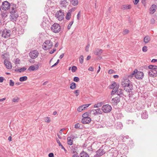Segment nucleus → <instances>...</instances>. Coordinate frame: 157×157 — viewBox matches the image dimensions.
Returning <instances> with one entry per match:
<instances>
[{"instance_id": "1", "label": "nucleus", "mask_w": 157, "mask_h": 157, "mask_svg": "<svg viewBox=\"0 0 157 157\" xmlns=\"http://www.w3.org/2000/svg\"><path fill=\"white\" fill-rule=\"evenodd\" d=\"M128 79H125L122 82L121 85L123 86L124 90L128 92H129L132 89V86Z\"/></svg>"}, {"instance_id": "2", "label": "nucleus", "mask_w": 157, "mask_h": 157, "mask_svg": "<svg viewBox=\"0 0 157 157\" xmlns=\"http://www.w3.org/2000/svg\"><path fill=\"white\" fill-rule=\"evenodd\" d=\"M52 46V42L50 40H47L45 41L42 45L43 48L45 50L51 48Z\"/></svg>"}, {"instance_id": "3", "label": "nucleus", "mask_w": 157, "mask_h": 157, "mask_svg": "<svg viewBox=\"0 0 157 157\" xmlns=\"http://www.w3.org/2000/svg\"><path fill=\"white\" fill-rule=\"evenodd\" d=\"M56 17L59 21H62L64 18V12L62 10L57 11L55 14Z\"/></svg>"}, {"instance_id": "4", "label": "nucleus", "mask_w": 157, "mask_h": 157, "mask_svg": "<svg viewBox=\"0 0 157 157\" xmlns=\"http://www.w3.org/2000/svg\"><path fill=\"white\" fill-rule=\"evenodd\" d=\"M52 30L55 33H59L60 30V27L58 24L55 23L51 27Z\"/></svg>"}, {"instance_id": "5", "label": "nucleus", "mask_w": 157, "mask_h": 157, "mask_svg": "<svg viewBox=\"0 0 157 157\" xmlns=\"http://www.w3.org/2000/svg\"><path fill=\"white\" fill-rule=\"evenodd\" d=\"M112 109V107L109 104L103 105L102 107V111L105 113H108L110 112Z\"/></svg>"}, {"instance_id": "6", "label": "nucleus", "mask_w": 157, "mask_h": 157, "mask_svg": "<svg viewBox=\"0 0 157 157\" xmlns=\"http://www.w3.org/2000/svg\"><path fill=\"white\" fill-rule=\"evenodd\" d=\"M39 53L37 51L35 50L32 51L29 53L30 57L32 59H34L37 57Z\"/></svg>"}, {"instance_id": "7", "label": "nucleus", "mask_w": 157, "mask_h": 157, "mask_svg": "<svg viewBox=\"0 0 157 157\" xmlns=\"http://www.w3.org/2000/svg\"><path fill=\"white\" fill-rule=\"evenodd\" d=\"M10 6V4L7 1L4 2L2 5V8L3 10H6L9 9Z\"/></svg>"}, {"instance_id": "8", "label": "nucleus", "mask_w": 157, "mask_h": 157, "mask_svg": "<svg viewBox=\"0 0 157 157\" xmlns=\"http://www.w3.org/2000/svg\"><path fill=\"white\" fill-rule=\"evenodd\" d=\"M144 74L142 72L138 71L136 73L135 77V78L138 79H142L144 77Z\"/></svg>"}, {"instance_id": "9", "label": "nucleus", "mask_w": 157, "mask_h": 157, "mask_svg": "<svg viewBox=\"0 0 157 157\" xmlns=\"http://www.w3.org/2000/svg\"><path fill=\"white\" fill-rule=\"evenodd\" d=\"M148 74L151 77H155L157 76V71L155 69H150Z\"/></svg>"}, {"instance_id": "10", "label": "nucleus", "mask_w": 157, "mask_h": 157, "mask_svg": "<svg viewBox=\"0 0 157 157\" xmlns=\"http://www.w3.org/2000/svg\"><path fill=\"white\" fill-rule=\"evenodd\" d=\"M120 101V99L119 97H116L112 99L111 102L113 105H116Z\"/></svg>"}, {"instance_id": "11", "label": "nucleus", "mask_w": 157, "mask_h": 157, "mask_svg": "<svg viewBox=\"0 0 157 157\" xmlns=\"http://www.w3.org/2000/svg\"><path fill=\"white\" fill-rule=\"evenodd\" d=\"M4 63L7 68L11 69L12 68V66L11 63L6 59L4 60Z\"/></svg>"}, {"instance_id": "12", "label": "nucleus", "mask_w": 157, "mask_h": 157, "mask_svg": "<svg viewBox=\"0 0 157 157\" xmlns=\"http://www.w3.org/2000/svg\"><path fill=\"white\" fill-rule=\"evenodd\" d=\"M39 64H35L34 65H32L29 67L28 70L30 71H33L37 70L39 68Z\"/></svg>"}, {"instance_id": "13", "label": "nucleus", "mask_w": 157, "mask_h": 157, "mask_svg": "<svg viewBox=\"0 0 157 157\" xmlns=\"http://www.w3.org/2000/svg\"><path fill=\"white\" fill-rule=\"evenodd\" d=\"M91 120L90 117L83 118L82 120V122L84 124H88L90 122Z\"/></svg>"}, {"instance_id": "14", "label": "nucleus", "mask_w": 157, "mask_h": 157, "mask_svg": "<svg viewBox=\"0 0 157 157\" xmlns=\"http://www.w3.org/2000/svg\"><path fill=\"white\" fill-rule=\"evenodd\" d=\"M60 3L61 7H65L68 4V3L67 2V0H61Z\"/></svg>"}, {"instance_id": "15", "label": "nucleus", "mask_w": 157, "mask_h": 157, "mask_svg": "<svg viewBox=\"0 0 157 157\" xmlns=\"http://www.w3.org/2000/svg\"><path fill=\"white\" fill-rule=\"evenodd\" d=\"M103 50L101 49L97 48L95 50L94 54L96 55H100L103 52Z\"/></svg>"}, {"instance_id": "16", "label": "nucleus", "mask_w": 157, "mask_h": 157, "mask_svg": "<svg viewBox=\"0 0 157 157\" xmlns=\"http://www.w3.org/2000/svg\"><path fill=\"white\" fill-rule=\"evenodd\" d=\"M156 6L152 5L150 8V12L151 14H153L156 11Z\"/></svg>"}, {"instance_id": "17", "label": "nucleus", "mask_w": 157, "mask_h": 157, "mask_svg": "<svg viewBox=\"0 0 157 157\" xmlns=\"http://www.w3.org/2000/svg\"><path fill=\"white\" fill-rule=\"evenodd\" d=\"M105 153V152L102 149H99L97 151V155L98 156H99L102 155Z\"/></svg>"}, {"instance_id": "18", "label": "nucleus", "mask_w": 157, "mask_h": 157, "mask_svg": "<svg viewBox=\"0 0 157 157\" xmlns=\"http://www.w3.org/2000/svg\"><path fill=\"white\" fill-rule=\"evenodd\" d=\"M141 117L142 118L144 119H145L147 118V112L146 110H144L142 112Z\"/></svg>"}, {"instance_id": "19", "label": "nucleus", "mask_w": 157, "mask_h": 157, "mask_svg": "<svg viewBox=\"0 0 157 157\" xmlns=\"http://www.w3.org/2000/svg\"><path fill=\"white\" fill-rule=\"evenodd\" d=\"M131 8V5H124L122 6L121 9L123 10H125L130 9Z\"/></svg>"}, {"instance_id": "20", "label": "nucleus", "mask_w": 157, "mask_h": 157, "mask_svg": "<svg viewBox=\"0 0 157 157\" xmlns=\"http://www.w3.org/2000/svg\"><path fill=\"white\" fill-rule=\"evenodd\" d=\"M119 85H116V86L113 89L112 91L111 92V95H114L117 91Z\"/></svg>"}, {"instance_id": "21", "label": "nucleus", "mask_w": 157, "mask_h": 157, "mask_svg": "<svg viewBox=\"0 0 157 157\" xmlns=\"http://www.w3.org/2000/svg\"><path fill=\"white\" fill-rule=\"evenodd\" d=\"M150 40V37L149 36H145L144 38V41L146 43H148Z\"/></svg>"}, {"instance_id": "22", "label": "nucleus", "mask_w": 157, "mask_h": 157, "mask_svg": "<svg viewBox=\"0 0 157 157\" xmlns=\"http://www.w3.org/2000/svg\"><path fill=\"white\" fill-rule=\"evenodd\" d=\"M70 2L71 4L74 6H77L78 4V0H70Z\"/></svg>"}, {"instance_id": "23", "label": "nucleus", "mask_w": 157, "mask_h": 157, "mask_svg": "<svg viewBox=\"0 0 157 157\" xmlns=\"http://www.w3.org/2000/svg\"><path fill=\"white\" fill-rule=\"evenodd\" d=\"M80 157H89V155L88 154L84 151H82L80 153Z\"/></svg>"}, {"instance_id": "24", "label": "nucleus", "mask_w": 157, "mask_h": 157, "mask_svg": "<svg viewBox=\"0 0 157 157\" xmlns=\"http://www.w3.org/2000/svg\"><path fill=\"white\" fill-rule=\"evenodd\" d=\"M67 144L70 145H71L73 144V140H71V137H69L67 138Z\"/></svg>"}, {"instance_id": "25", "label": "nucleus", "mask_w": 157, "mask_h": 157, "mask_svg": "<svg viewBox=\"0 0 157 157\" xmlns=\"http://www.w3.org/2000/svg\"><path fill=\"white\" fill-rule=\"evenodd\" d=\"M70 88L72 90H74L76 88V84L75 83L73 82L71 84Z\"/></svg>"}, {"instance_id": "26", "label": "nucleus", "mask_w": 157, "mask_h": 157, "mask_svg": "<svg viewBox=\"0 0 157 157\" xmlns=\"http://www.w3.org/2000/svg\"><path fill=\"white\" fill-rule=\"evenodd\" d=\"M137 72V69H136L130 75L128 76V78H131L134 75L135 76L136 73Z\"/></svg>"}, {"instance_id": "27", "label": "nucleus", "mask_w": 157, "mask_h": 157, "mask_svg": "<svg viewBox=\"0 0 157 157\" xmlns=\"http://www.w3.org/2000/svg\"><path fill=\"white\" fill-rule=\"evenodd\" d=\"M90 113L92 114H93L94 115L96 116L98 115L97 111L96 109L91 110Z\"/></svg>"}, {"instance_id": "28", "label": "nucleus", "mask_w": 157, "mask_h": 157, "mask_svg": "<svg viewBox=\"0 0 157 157\" xmlns=\"http://www.w3.org/2000/svg\"><path fill=\"white\" fill-rule=\"evenodd\" d=\"M27 77L26 76H24L21 77L19 78V80L21 82H23L26 81L27 79Z\"/></svg>"}, {"instance_id": "29", "label": "nucleus", "mask_w": 157, "mask_h": 157, "mask_svg": "<svg viewBox=\"0 0 157 157\" xmlns=\"http://www.w3.org/2000/svg\"><path fill=\"white\" fill-rule=\"evenodd\" d=\"M148 68L150 69H157V66L156 65H150L148 66Z\"/></svg>"}, {"instance_id": "30", "label": "nucleus", "mask_w": 157, "mask_h": 157, "mask_svg": "<svg viewBox=\"0 0 157 157\" xmlns=\"http://www.w3.org/2000/svg\"><path fill=\"white\" fill-rule=\"evenodd\" d=\"M102 105V102H100L99 103H98L97 104H95L94 105V108H98L100 106H101Z\"/></svg>"}, {"instance_id": "31", "label": "nucleus", "mask_w": 157, "mask_h": 157, "mask_svg": "<svg viewBox=\"0 0 157 157\" xmlns=\"http://www.w3.org/2000/svg\"><path fill=\"white\" fill-rule=\"evenodd\" d=\"M71 17V13L70 12H68L67 14L66 17V18L67 20H69Z\"/></svg>"}, {"instance_id": "32", "label": "nucleus", "mask_w": 157, "mask_h": 157, "mask_svg": "<svg viewBox=\"0 0 157 157\" xmlns=\"http://www.w3.org/2000/svg\"><path fill=\"white\" fill-rule=\"evenodd\" d=\"M44 121L46 122H50L51 121L50 118L48 117H46L44 118Z\"/></svg>"}, {"instance_id": "33", "label": "nucleus", "mask_w": 157, "mask_h": 157, "mask_svg": "<svg viewBox=\"0 0 157 157\" xmlns=\"http://www.w3.org/2000/svg\"><path fill=\"white\" fill-rule=\"evenodd\" d=\"M26 69V68L25 67H23L17 70V71H19L20 72H21L24 71Z\"/></svg>"}, {"instance_id": "34", "label": "nucleus", "mask_w": 157, "mask_h": 157, "mask_svg": "<svg viewBox=\"0 0 157 157\" xmlns=\"http://www.w3.org/2000/svg\"><path fill=\"white\" fill-rule=\"evenodd\" d=\"M116 83L113 82L111 85L110 86V88L111 89H113L115 86H116Z\"/></svg>"}, {"instance_id": "35", "label": "nucleus", "mask_w": 157, "mask_h": 157, "mask_svg": "<svg viewBox=\"0 0 157 157\" xmlns=\"http://www.w3.org/2000/svg\"><path fill=\"white\" fill-rule=\"evenodd\" d=\"M83 56L81 55L80 56L79 58V62L80 63L82 64L83 63Z\"/></svg>"}, {"instance_id": "36", "label": "nucleus", "mask_w": 157, "mask_h": 157, "mask_svg": "<svg viewBox=\"0 0 157 157\" xmlns=\"http://www.w3.org/2000/svg\"><path fill=\"white\" fill-rule=\"evenodd\" d=\"M71 147H72L71 151H72V152L73 153L75 154V153H77V152H76L77 150L75 148L74 146V147L73 146H72Z\"/></svg>"}, {"instance_id": "37", "label": "nucleus", "mask_w": 157, "mask_h": 157, "mask_svg": "<svg viewBox=\"0 0 157 157\" xmlns=\"http://www.w3.org/2000/svg\"><path fill=\"white\" fill-rule=\"evenodd\" d=\"M96 109L97 111V113L98 114V115L99 114H102V112H103V111H102V110H101V109L99 108H98Z\"/></svg>"}, {"instance_id": "38", "label": "nucleus", "mask_w": 157, "mask_h": 157, "mask_svg": "<svg viewBox=\"0 0 157 157\" xmlns=\"http://www.w3.org/2000/svg\"><path fill=\"white\" fill-rule=\"evenodd\" d=\"M84 109L83 108V106H82V105L79 107L77 109V111L79 112H81Z\"/></svg>"}, {"instance_id": "39", "label": "nucleus", "mask_w": 157, "mask_h": 157, "mask_svg": "<svg viewBox=\"0 0 157 157\" xmlns=\"http://www.w3.org/2000/svg\"><path fill=\"white\" fill-rule=\"evenodd\" d=\"M88 114L87 113H84L82 115L83 118H85V117H88Z\"/></svg>"}, {"instance_id": "40", "label": "nucleus", "mask_w": 157, "mask_h": 157, "mask_svg": "<svg viewBox=\"0 0 157 157\" xmlns=\"http://www.w3.org/2000/svg\"><path fill=\"white\" fill-rule=\"evenodd\" d=\"M74 93L75 94L76 96H77L79 95V90H76L74 92Z\"/></svg>"}, {"instance_id": "41", "label": "nucleus", "mask_w": 157, "mask_h": 157, "mask_svg": "<svg viewBox=\"0 0 157 157\" xmlns=\"http://www.w3.org/2000/svg\"><path fill=\"white\" fill-rule=\"evenodd\" d=\"M73 23V21H71L69 24H68L67 28L68 29H70Z\"/></svg>"}, {"instance_id": "42", "label": "nucleus", "mask_w": 157, "mask_h": 157, "mask_svg": "<svg viewBox=\"0 0 157 157\" xmlns=\"http://www.w3.org/2000/svg\"><path fill=\"white\" fill-rule=\"evenodd\" d=\"M77 69V67L75 66H73L72 67L71 69L72 71L73 72H75L76 71V70Z\"/></svg>"}, {"instance_id": "43", "label": "nucleus", "mask_w": 157, "mask_h": 157, "mask_svg": "<svg viewBox=\"0 0 157 157\" xmlns=\"http://www.w3.org/2000/svg\"><path fill=\"white\" fill-rule=\"evenodd\" d=\"M14 82L12 80H10V85L11 86H13L14 85Z\"/></svg>"}, {"instance_id": "44", "label": "nucleus", "mask_w": 157, "mask_h": 157, "mask_svg": "<svg viewBox=\"0 0 157 157\" xmlns=\"http://www.w3.org/2000/svg\"><path fill=\"white\" fill-rule=\"evenodd\" d=\"M142 50L144 52H146L147 51V47L146 46H144L142 48Z\"/></svg>"}, {"instance_id": "45", "label": "nucleus", "mask_w": 157, "mask_h": 157, "mask_svg": "<svg viewBox=\"0 0 157 157\" xmlns=\"http://www.w3.org/2000/svg\"><path fill=\"white\" fill-rule=\"evenodd\" d=\"M73 80L74 81L78 82L79 81V78L77 77H75L74 78Z\"/></svg>"}, {"instance_id": "46", "label": "nucleus", "mask_w": 157, "mask_h": 157, "mask_svg": "<svg viewBox=\"0 0 157 157\" xmlns=\"http://www.w3.org/2000/svg\"><path fill=\"white\" fill-rule=\"evenodd\" d=\"M80 126V125L79 123L76 124L75 125V128H78Z\"/></svg>"}, {"instance_id": "47", "label": "nucleus", "mask_w": 157, "mask_h": 157, "mask_svg": "<svg viewBox=\"0 0 157 157\" xmlns=\"http://www.w3.org/2000/svg\"><path fill=\"white\" fill-rule=\"evenodd\" d=\"M129 32V30L127 29H125L124 30L123 32V34H125L128 33Z\"/></svg>"}, {"instance_id": "48", "label": "nucleus", "mask_w": 157, "mask_h": 157, "mask_svg": "<svg viewBox=\"0 0 157 157\" xmlns=\"http://www.w3.org/2000/svg\"><path fill=\"white\" fill-rule=\"evenodd\" d=\"M90 105V104H86V105H82V106L83 107V108L85 109L86 108L88 107L89 106V105Z\"/></svg>"}, {"instance_id": "49", "label": "nucleus", "mask_w": 157, "mask_h": 157, "mask_svg": "<svg viewBox=\"0 0 157 157\" xmlns=\"http://www.w3.org/2000/svg\"><path fill=\"white\" fill-rule=\"evenodd\" d=\"M114 72V71L113 70L110 69L108 71V73L109 74H111L113 73Z\"/></svg>"}, {"instance_id": "50", "label": "nucleus", "mask_w": 157, "mask_h": 157, "mask_svg": "<svg viewBox=\"0 0 157 157\" xmlns=\"http://www.w3.org/2000/svg\"><path fill=\"white\" fill-rule=\"evenodd\" d=\"M48 21H46V22H45L44 21H43L42 22V24L43 25V26H45L46 25V24H48Z\"/></svg>"}, {"instance_id": "51", "label": "nucleus", "mask_w": 157, "mask_h": 157, "mask_svg": "<svg viewBox=\"0 0 157 157\" xmlns=\"http://www.w3.org/2000/svg\"><path fill=\"white\" fill-rule=\"evenodd\" d=\"M133 122V121L132 120H128L127 121V123L129 124H132Z\"/></svg>"}, {"instance_id": "52", "label": "nucleus", "mask_w": 157, "mask_h": 157, "mask_svg": "<svg viewBox=\"0 0 157 157\" xmlns=\"http://www.w3.org/2000/svg\"><path fill=\"white\" fill-rule=\"evenodd\" d=\"M88 70L91 71H94V68L92 67H90L88 68Z\"/></svg>"}, {"instance_id": "53", "label": "nucleus", "mask_w": 157, "mask_h": 157, "mask_svg": "<svg viewBox=\"0 0 157 157\" xmlns=\"http://www.w3.org/2000/svg\"><path fill=\"white\" fill-rule=\"evenodd\" d=\"M150 22L151 23L153 24L155 23V20L154 18H152L151 19Z\"/></svg>"}, {"instance_id": "54", "label": "nucleus", "mask_w": 157, "mask_h": 157, "mask_svg": "<svg viewBox=\"0 0 157 157\" xmlns=\"http://www.w3.org/2000/svg\"><path fill=\"white\" fill-rule=\"evenodd\" d=\"M72 157H79L78 154L77 153H75L72 156Z\"/></svg>"}, {"instance_id": "55", "label": "nucleus", "mask_w": 157, "mask_h": 157, "mask_svg": "<svg viewBox=\"0 0 157 157\" xmlns=\"http://www.w3.org/2000/svg\"><path fill=\"white\" fill-rule=\"evenodd\" d=\"M56 140L57 142L58 143V144H59V146L60 145H61V144L60 142V141L59 139H58L57 138H56Z\"/></svg>"}, {"instance_id": "56", "label": "nucleus", "mask_w": 157, "mask_h": 157, "mask_svg": "<svg viewBox=\"0 0 157 157\" xmlns=\"http://www.w3.org/2000/svg\"><path fill=\"white\" fill-rule=\"evenodd\" d=\"M139 1V0H134L133 2L135 5H136L138 3Z\"/></svg>"}, {"instance_id": "57", "label": "nucleus", "mask_w": 157, "mask_h": 157, "mask_svg": "<svg viewBox=\"0 0 157 157\" xmlns=\"http://www.w3.org/2000/svg\"><path fill=\"white\" fill-rule=\"evenodd\" d=\"M89 47H90L89 44H88L86 46V48L85 50L86 52H88L89 51Z\"/></svg>"}, {"instance_id": "58", "label": "nucleus", "mask_w": 157, "mask_h": 157, "mask_svg": "<svg viewBox=\"0 0 157 157\" xmlns=\"http://www.w3.org/2000/svg\"><path fill=\"white\" fill-rule=\"evenodd\" d=\"M48 156L49 157H54V154L53 153H50L48 154Z\"/></svg>"}, {"instance_id": "59", "label": "nucleus", "mask_w": 157, "mask_h": 157, "mask_svg": "<svg viewBox=\"0 0 157 157\" xmlns=\"http://www.w3.org/2000/svg\"><path fill=\"white\" fill-rule=\"evenodd\" d=\"M4 81V78L2 77H0V82H2Z\"/></svg>"}, {"instance_id": "60", "label": "nucleus", "mask_w": 157, "mask_h": 157, "mask_svg": "<svg viewBox=\"0 0 157 157\" xmlns=\"http://www.w3.org/2000/svg\"><path fill=\"white\" fill-rule=\"evenodd\" d=\"M59 146H60L61 148L62 149H63L64 150V151H65L66 152L67 151L66 150L65 148L63 147V146L62 144L61 145H60Z\"/></svg>"}, {"instance_id": "61", "label": "nucleus", "mask_w": 157, "mask_h": 157, "mask_svg": "<svg viewBox=\"0 0 157 157\" xmlns=\"http://www.w3.org/2000/svg\"><path fill=\"white\" fill-rule=\"evenodd\" d=\"M17 100V99L13 98L12 100V101L13 102H17L18 101Z\"/></svg>"}, {"instance_id": "62", "label": "nucleus", "mask_w": 157, "mask_h": 157, "mask_svg": "<svg viewBox=\"0 0 157 157\" xmlns=\"http://www.w3.org/2000/svg\"><path fill=\"white\" fill-rule=\"evenodd\" d=\"M142 2V3L145 5V4L146 3V0H141Z\"/></svg>"}, {"instance_id": "63", "label": "nucleus", "mask_w": 157, "mask_h": 157, "mask_svg": "<svg viewBox=\"0 0 157 157\" xmlns=\"http://www.w3.org/2000/svg\"><path fill=\"white\" fill-rule=\"evenodd\" d=\"M56 51V49H53L52 51H51L50 52V53L51 54H52L54 53Z\"/></svg>"}, {"instance_id": "64", "label": "nucleus", "mask_w": 157, "mask_h": 157, "mask_svg": "<svg viewBox=\"0 0 157 157\" xmlns=\"http://www.w3.org/2000/svg\"><path fill=\"white\" fill-rule=\"evenodd\" d=\"M152 62H157V59H152L151 61Z\"/></svg>"}]
</instances>
